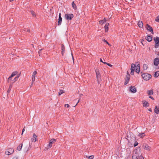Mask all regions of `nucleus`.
Segmentation results:
<instances>
[{"label": "nucleus", "mask_w": 159, "mask_h": 159, "mask_svg": "<svg viewBox=\"0 0 159 159\" xmlns=\"http://www.w3.org/2000/svg\"><path fill=\"white\" fill-rule=\"evenodd\" d=\"M132 159H144L140 150H135L133 151Z\"/></svg>", "instance_id": "f257e3e1"}, {"label": "nucleus", "mask_w": 159, "mask_h": 159, "mask_svg": "<svg viewBox=\"0 0 159 159\" xmlns=\"http://www.w3.org/2000/svg\"><path fill=\"white\" fill-rule=\"evenodd\" d=\"M142 77L145 80H148L152 77V75L148 73L143 74L141 75Z\"/></svg>", "instance_id": "f03ea898"}, {"label": "nucleus", "mask_w": 159, "mask_h": 159, "mask_svg": "<svg viewBox=\"0 0 159 159\" xmlns=\"http://www.w3.org/2000/svg\"><path fill=\"white\" fill-rule=\"evenodd\" d=\"M56 141V140L54 139H51L47 145V147L44 150H47L48 149L52 147V144Z\"/></svg>", "instance_id": "7ed1b4c3"}, {"label": "nucleus", "mask_w": 159, "mask_h": 159, "mask_svg": "<svg viewBox=\"0 0 159 159\" xmlns=\"http://www.w3.org/2000/svg\"><path fill=\"white\" fill-rule=\"evenodd\" d=\"M153 40L155 43V47L157 48L159 46V38L158 37H156L154 38Z\"/></svg>", "instance_id": "20e7f679"}, {"label": "nucleus", "mask_w": 159, "mask_h": 159, "mask_svg": "<svg viewBox=\"0 0 159 159\" xmlns=\"http://www.w3.org/2000/svg\"><path fill=\"white\" fill-rule=\"evenodd\" d=\"M74 17L72 14H66L65 15V17L67 20H71Z\"/></svg>", "instance_id": "39448f33"}, {"label": "nucleus", "mask_w": 159, "mask_h": 159, "mask_svg": "<svg viewBox=\"0 0 159 159\" xmlns=\"http://www.w3.org/2000/svg\"><path fill=\"white\" fill-rule=\"evenodd\" d=\"M14 151L13 148H9L5 152V154L7 155H10L12 154L14 152Z\"/></svg>", "instance_id": "423d86ee"}, {"label": "nucleus", "mask_w": 159, "mask_h": 159, "mask_svg": "<svg viewBox=\"0 0 159 159\" xmlns=\"http://www.w3.org/2000/svg\"><path fill=\"white\" fill-rule=\"evenodd\" d=\"M135 65L134 64H132L131 66V72L130 74L131 75H133L134 74V70H135Z\"/></svg>", "instance_id": "0eeeda50"}, {"label": "nucleus", "mask_w": 159, "mask_h": 159, "mask_svg": "<svg viewBox=\"0 0 159 159\" xmlns=\"http://www.w3.org/2000/svg\"><path fill=\"white\" fill-rule=\"evenodd\" d=\"M130 75L127 72V75H126V77L125 79V85L127 84L129 81L130 79Z\"/></svg>", "instance_id": "6e6552de"}, {"label": "nucleus", "mask_w": 159, "mask_h": 159, "mask_svg": "<svg viewBox=\"0 0 159 159\" xmlns=\"http://www.w3.org/2000/svg\"><path fill=\"white\" fill-rule=\"evenodd\" d=\"M31 140L32 142H35L38 140L37 136L35 134H33V137L31 139Z\"/></svg>", "instance_id": "1a4fd4ad"}, {"label": "nucleus", "mask_w": 159, "mask_h": 159, "mask_svg": "<svg viewBox=\"0 0 159 159\" xmlns=\"http://www.w3.org/2000/svg\"><path fill=\"white\" fill-rule=\"evenodd\" d=\"M136 65H137V66H135V71L136 72L139 73L140 71V65L139 63L137 64Z\"/></svg>", "instance_id": "9d476101"}, {"label": "nucleus", "mask_w": 159, "mask_h": 159, "mask_svg": "<svg viewBox=\"0 0 159 159\" xmlns=\"http://www.w3.org/2000/svg\"><path fill=\"white\" fill-rule=\"evenodd\" d=\"M37 73V72L36 71H34L33 73V74L32 76V79L33 82H34L35 81V75Z\"/></svg>", "instance_id": "9b49d317"}, {"label": "nucleus", "mask_w": 159, "mask_h": 159, "mask_svg": "<svg viewBox=\"0 0 159 159\" xmlns=\"http://www.w3.org/2000/svg\"><path fill=\"white\" fill-rule=\"evenodd\" d=\"M154 64L156 66H157L159 64V58H156L154 60Z\"/></svg>", "instance_id": "f8f14e48"}, {"label": "nucleus", "mask_w": 159, "mask_h": 159, "mask_svg": "<svg viewBox=\"0 0 159 159\" xmlns=\"http://www.w3.org/2000/svg\"><path fill=\"white\" fill-rule=\"evenodd\" d=\"M61 13H59V19L58 25H61L62 21V18L61 17Z\"/></svg>", "instance_id": "ddd939ff"}, {"label": "nucleus", "mask_w": 159, "mask_h": 159, "mask_svg": "<svg viewBox=\"0 0 159 159\" xmlns=\"http://www.w3.org/2000/svg\"><path fill=\"white\" fill-rule=\"evenodd\" d=\"M17 73V72L16 71L13 72L12 73V74H11V76H10L8 78V81L11 80V78L12 77H13Z\"/></svg>", "instance_id": "4468645a"}, {"label": "nucleus", "mask_w": 159, "mask_h": 159, "mask_svg": "<svg viewBox=\"0 0 159 159\" xmlns=\"http://www.w3.org/2000/svg\"><path fill=\"white\" fill-rule=\"evenodd\" d=\"M130 90L132 93H136L137 91L136 88L132 86H131L130 87Z\"/></svg>", "instance_id": "2eb2a0df"}, {"label": "nucleus", "mask_w": 159, "mask_h": 159, "mask_svg": "<svg viewBox=\"0 0 159 159\" xmlns=\"http://www.w3.org/2000/svg\"><path fill=\"white\" fill-rule=\"evenodd\" d=\"M146 28L148 30H149L150 32H152V33H153V29L150 25H149L148 24H147L146 25Z\"/></svg>", "instance_id": "dca6fc26"}, {"label": "nucleus", "mask_w": 159, "mask_h": 159, "mask_svg": "<svg viewBox=\"0 0 159 159\" xmlns=\"http://www.w3.org/2000/svg\"><path fill=\"white\" fill-rule=\"evenodd\" d=\"M143 146L144 147V148L148 151H150L151 149V147L146 144L143 145Z\"/></svg>", "instance_id": "f3484780"}, {"label": "nucleus", "mask_w": 159, "mask_h": 159, "mask_svg": "<svg viewBox=\"0 0 159 159\" xmlns=\"http://www.w3.org/2000/svg\"><path fill=\"white\" fill-rule=\"evenodd\" d=\"M109 25V23H107L105 26L104 27V28L105 30V31L106 32H107L108 30V26Z\"/></svg>", "instance_id": "a211bd4d"}, {"label": "nucleus", "mask_w": 159, "mask_h": 159, "mask_svg": "<svg viewBox=\"0 0 159 159\" xmlns=\"http://www.w3.org/2000/svg\"><path fill=\"white\" fill-rule=\"evenodd\" d=\"M61 50H62L61 54H62V55L63 56V54L65 52V47L64 46L63 44H62L61 45Z\"/></svg>", "instance_id": "6ab92c4d"}, {"label": "nucleus", "mask_w": 159, "mask_h": 159, "mask_svg": "<svg viewBox=\"0 0 159 159\" xmlns=\"http://www.w3.org/2000/svg\"><path fill=\"white\" fill-rule=\"evenodd\" d=\"M96 78L98 84L100 82L101 75H96Z\"/></svg>", "instance_id": "aec40b11"}, {"label": "nucleus", "mask_w": 159, "mask_h": 159, "mask_svg": "<svg viewBox=\"0 0 159 159\" xmlns=\"http://www.w3.org/2000/svg\"><path fill=\"white\" fill-rule=\"evenodd\" d=\"M138 25L140 28H142L143 26V24L142 21H139L138 23Z\"/></svg>", "instance_id": "412c9836"}, {"label": "nucleus", "mask_w": 159, "mask_h": 159, "mask_svg": "<svg viewBox=\"0 0 159 159\" xmlns=\"http://www.w3.org/2000/svg\"><path fill=\"white\" fill-rule=\"evenodd\" d=\"M154 112L157 114H158L159 113V110L157 106H156L154 110Z\"/></svg>", "instance_id": "4be33fe9"}, {"label": "nucleus", "mask_w": 159, "mask_h": 159, "mask_svg": "<svg viewBox=\"0 0 159 159\" xmlns=\"http://www.w3.org/2000/svg\"><path fill=\"white\" fill-rule=\"evenodd\" d=\"M148 42L151 41L152 40V37L150 36H148L146 38Z\"/></svg>", "instance_id": "5701e85b"}, {"label": "nucleus", "mask_w": 159, "mask_h": 159, "mask_svg": "<svg viewBox=\"0 0 159 159\" xmlns=\"http://www.w3.org/2000/svg\"><path fill=\"white\" fill-rule=\"evenodd\" d=\"M138 136L141 138H143L145 136V134L144 133H139V134Z\"/></svg>", "instance_id": "b1692460"}, {"label": "nucleus", "mask_w": 159, "mask_h": 159, "mask_svg": "<svg viewBox=\"0 0 159 159\" xmlns=\"http://www.w3.org/2000/svg\"><path fill=\"white\" fill-rule=\"evenodd\" d=\"M72 7L74 9L76 10L77 8V7L76 4L74 3V2H73L72 3Z\"/></svg>", "instance_id": "393cba45"}, {"label": "nucleus", "mask_w": 159, "mask_h": 159, "mask_svg": "<svg viewBox=\"0 0 159 159\" xmlns=\"http://www.w3.org/2000/svg\"><path fill=\"white\" fill-rule=\"evenodd\" d=\"M143 106L145 107H147L149 106V103L147 102H145L143 103Z\"/></svg>", "instance_id": "a878e982"}, {"label": "nucleus", "mask_w": 159, "mask_h": 159, "mask_svg": "<svg viewBox=\"0 0 159 159\" xmlns=\"http://www.w3.org/2000/svg\"><path fill=\"white\" fill-rule=\"evenodd\" d=\"M106 21V20L105 18H104L103 20H100L99 21V24L101 25L103 24L104 23H105Z\"/></svg>", "instance_id": "bb28decb"}, {"label": "nucleus", "mask_w": 159, "mask_h": 159, "mask_svg": "<svg viewBox=\"0 0 159 159\" xmlns=\"http://www.w3.org/2000/svg\"><path fill=\"white\" fill-rule=\"evenodd\" d=\"M159 75V71L156 72L154 75L155 77L157 78Z\"/></svg>", "instance_id": "cd10ccee"}, {"label": "nucleus", "mask_w": 159, "mask_h": 159, "mask_svg": "<svg viewBox=\"0 0 159 159\" xmlns=\"http://www.w3.org/2000/svg\"><path fill=\"white\" fill-rule=\"evenodd\" d=\"M147 93L149 95H152L153 93V90H151L147 91Z\"/></svg>", "instance_id": "c85d7f7f"}, {"label": "nucleus", "mask_w": 159, "mask_h": 159, "mask_svg": "<svg viewBox=\"0 0 159 159\" xmlns=\"http://www.w3.org/2000/svg\"><path fill=\"white\" fill-rule=\"evenodd\" d=\"M22 145L23 144L22 143H21L19 145V146L17 147V150H18V151H20L22 148Z\"/></svg>", "instance_id": "c756f323"}, {"label": "nucleus", "mask_w": 159, "mask_h": 159, "mask_svg": "<svg viewBox=\"0 0 159 159\" xmlns=\"http://www.w3.org/2000/svg\"><path fill=\"white\" fill-rule=\"evenodd\" d=\"M95 72L96 73V75H100V73L99 69H97L95 70Z\"/></svg>", "instance_id": "7c9ffc66"}, {"label": "nucleus", "mask_w": 159, "mask_h": 159, "mask_svg": "<svg viewBox=\"0 0 159 159\" xmlns=\"http://www.w3.org/2000/svg\"><path fill=\"white\" fill-rule=\"evenodd\" d=\"M143 68L144 70H147L148 68V65L146 64H144L143 65Z\"/></svg>", "instance_id": "2f4dec72"}, {"label": "nucleus", "mask_w": 159, "mask_h": 159, "mask_svg": "<svg viewBox=\"0 0 159 159\" xmlns=\"http://www.w3.org/2000/svg\"><path fill=\"white\" fill-rule=\"evenodd\" d=\"M103 63L104 64H107V65L109 66H110L111 67H112V65L109 63H107V62H103Z\"/></svg>", "instance_id": "473e14b6"}, {"label": "nucleus", "mask_w": 159, "mask_h": 159, "mask_svg": "<svg viewBox=\"0 0 159 159\" xmlns=\"http://www.w3.org/2000/svg\"><path fill=\"white\" fill-rule=\"evenodd\" d=\"M155 21L157 22H159V16L157 17L155 19Z\"/></svg>", "instance_id": "72a5a7b5"}, {"label": "nucleus", "mask_w": 159, "mask_h": 159, "mask_svg": "<svg viewBox=\"0 0 159 159\" xmlns=\"http://www.w3.org/2000/svg\"><path fill=\"white\" fill-rule=\"evenodd\" d=\"M64 93V92L63 90H61L59 92L58 94L59 95H60Z\"/></svg>", "instance_id": "f704fd0d"}, {"label": "nucleus", "mask_w": 159, "mask_h": 159, "mask_svg": "<svg viewBox=\"0 0 159 159\" xmlns=\"http://www.w3.org/2000/svg\"><path fill=\"white\" fill-rule=\"evenodd\" d=\"M94 157V156L93 155L90 156L88 157V158L89 159H93Z\"/></svg>", "instance_id": "c9c22d12"}, {"label": "nucleus", "mask_w": 159, "mask_h": 159, "mask_svg": "<svg viewBox=\"0 0 159 159\" xmlns=\"http://www.w3.org/2000/svg\"><path fill=\"white\" fill-rule=\"evenodd\" d=\"M31 13L32 14V15L33 16H35V13L34 12V11H31Z\"/></svg>", "instance_id": "e433bc0d"}, {"label": "nucleus", "mask_w": 159, "mask_h": 159, "mask_svg": "<svg viewBox=\"0 0 159 159\" xmlns=\"http://www.w3.org/2000/svg\"><path fill=\"white\" fill-rule=\"evenodd\" d=\"M19 76H17V77H16L15 79H14V82H15L17 80L18 78H19Z\"/></svg>", "instance_id": "4c0bfd02"}, {"label": "nucleus", "mask_w": 159, "mask_h": 159, "mask_svg": "<svg viewBox=\"0 0 159 159\" xmlns=\"http://www.w3.org/2000/svg\"><path fill=\"white\" fill-rule=\"evenodd\" d=\"M138 142H135V143H134V147H136V146H137V145H138Z\"/></svg>", "instance_id": "58836bf2"}, {"label": "nucleus", "mask_w": 159, "mask_h": 159, "mask_svg": "<svg viewBox=\"0 0 159 159\" xmlns=\"http://www.w3.org/2000/svg\"><path fill=\"white\" fill-rule=\"evenodd\" d=\"M43 50V49H40V50H39L38 52H39V55L40 56V54H41V51Z\"/></svg>", "instance_id": "ea45409f"}, {"label": "nucleus", "mask_w": 159, "mask_h": 159, "mask_svg": "<svg viewBox=\"0 0 159 159\" xmlns=\"http://www.w3.org/2000/svg\"><path fill=\"white\" fill-rule=\"evenodd\" d=\"M65 106L67 107H69L70 106L68 104H65Z\"/></svg>", "instance_id": "a19ab883"}, {"label": "nucleus", "mask_w": 159, "mask_h": 159, "mask_svg": "<svg viewBox=\"0 0 159 159\" xmlns=\"http://www.w3.org/2000/svg\"><path fill=\"white\" fill-rule=\"evenodd\" d=\"M149 98L151 99H152V100H154V98L153 97H152V96H150L149 97Z\"/></svg>", "instance_id": "79ce46f5"}, {"label": "nucleus", "mask_w": 159, "mask_h": 159, "mask_svg": "<svg viewBox=\"0 0 159 159\" xmlns=\"http://www.w3.org/2000/svg\"><path fill=\"white\" fill-rule=\"evenodd\" d=\"M100 62H102L103 63V61H102V60L101 58L100 59Z\"/></svg>", "instance_id": "37998d69"}, {"label": "nucleus", "mask_w": 159, "mask_h": 159, "mask_svg": "<svg viewBox=\"0 0 159 159\" xmlns=\"http://www.w3.org/2000/svg\"><path fill=\"white\" fill-rule=\"evenodd\" d=\"M79 102H80V99L78 100V102L76 103V105L74 106V107H75V106H76L77 105L78 103Z\"/></svg>", "instance_id": "c03bdc74"}, {"label": "nucleus", "mask_w": 159, "mask_h": 159, "mask_svg": "<svg viewBox=\"0 0 159 159\" xmlns=\"http://www.w3.org/2000/svg\"><path fill=\"white\" fill-rule=\"evenodd\" d=\"M25 131V129H24V128L22 129V134H23V132L24 131Z\"/></svg>", "instance_id": "a18cd8bd"}, {"label": "nucleus", "mask_w": 159, "mask_h": 159, "mask_svg": "<svg viewBox=\"0 0 159 159\" xmlns=\"http://www.w3.org/2000/svg\"><path fill=\"white\" fill-rule=\"evenodd\" d=\"M10 89H9L7 90V92L8 93H9V92H10Z\"/></svg>", "instance_id": "49530a36"}, {"label": "nucleus", "mask_w": 159, "mask_h": 159, "mask_svg": "<svg viewBox=\"0 0 159 159\" xmlns=\"http://www.w3.org/2000/svg\"><path fill=\"white\" fill-rule=\"evenodd\" d=\"M27 32H30V30L29 29H27Z\"/></svg>", "instance_id": "de8ad7c7"}, {"label": "nucleus", "mask_w": 159, "mask_h": 159, "mask_svg": "<svg viewBox=\"0 0 159 159\" xmlns=\"http://www.w3.org/2000/svg\"><path fill=\"white\" fill-rule=\"evenodd\" d=\"M106 43L107 44L109 45H110V44H109V43L108 42H107H107H106Z\"/></svg>", "instance_id": "09e8293b"}, {"label": "nucleus", "mask_w": 159, "mask_h": 159, "mask_svg": "<svg viewBox=\"0 0 159 159\" xmlns=\"http://www.w3.org/2000/svg\"><path fill=\"white\" fill-rule=\"evenodd\" d=\"M33 83H34V82H33V81H32V83H31V86H32V85H33Z\"/></svg>", "instance_id": "8fccbe9b"}, {"label": "nucleus", "mask_w": 159, "mask_h": 159, "mask_svg": "<svg viewBox=\"0 0 159 159\" xmlns=\"http://www.w3.org/2000/svg\"><path fill=\"white\" fill-rule=\"evenodd\" d=\"M103 41L104 42H106V43L107 41H106V40H105V39H104V40H103Z\"/></svg>", "instance_id": "3c124183"}, {"label": "nucleus", "mask_w": 159, "mask_h": 159, "mask_svg": "<svg viewBox=\"0 0 159 159\" xmlns=\"http://www.w3.org/2000/svg\"><path fill=\"white\" fill-rule=\"evenodd\" d=\"M148 110L150 111L151 112H152V110L150 108Z\"/></svg>", "instance_id": "603ef678"}, {"label": "nucleus", "mask_w": 159, "mask_h": 159, "mask_svg": "<svg viewBox=\"0 0 159 159\" xmlns=\"http://www.w3.org/2000/svg\"><path fill=\"white\" fill-rule=\"evenodd\" d=\"M11 86H9V89H11Z\"/></svg>", "instance_id": "864d4df0"}, {"label": "nucleus", "mask_w": 159, "mask_h": 159, "mask_svg": "<svg viewBox=\"0 0 159 159\" xmlns=\"http://www.w3.org/2000/svg\"><path fill=\"white\" fill-rule=\"evenodd\" d=\"M141 43H142V44L143 45H144V44H143V41L141 42Z\"/></svg>", "instance_id": "5fc2aeb1"}, {"label": "nucleus", "mask_w": 159, "mask_h": 159, "mask_svg": "<svg viewBox=\"0 0 159 159\" xmlns=\"http://www.w3.org/2000/svg\"><path fill=\"white\" fill-rule=\"evenodd\" d=\"M14 0H10V2H11L12 1H13Z\"/></svg>", "instance_id": "6e6d98bb"}, {"label": "nucleus", "mask_w": 159, "mask_h": 159, "mask_svg": "<svg viewBox=\"0 0 159 159\" xmlns=\"http://www.w3.org/2000/svg\"><path fill=\"white\" fill-rule=\"evenodd\" d=\"M83 96V95L82 94H80V96Z\"/></svg>", "instance_id": "4d7b16f0"}, {"label": "nucleus", "mask_w": 159, "mask_h": 159, "mask_svg": "<svg viewBox=\"0 0 159 159\" xmlns=\"http://www.w3.org/2000/svg\"><path fill=\"white\" fill-rule=\"evenodd\" d=\"M72 57L73 59V57L72 56Z\"/></svg>", "instance_id": "13d9d810"}, {"label": "nucleus", "mask_w": 159, "mask_h": 159, "mask_svg": "<svg viewBox=\"0 0 159 159\" xmlns=\"http://www.w3.org/2000/svg\"><path fill=\"white\" fill-rule=\"evenodd\" d=\"M86 157H88L86 156Z\"/></svg>", "instance_id": "bf43d9fd"}, {"label": "nucleus", "mask_w": 159, "mask_h": 159, "mask_svg": "<svg viewBox=\"0 0 159 159\" xmlns=\"http://www.w3.org/2000/svg\"><path fill=\"white\" fill-rule=\"evenodd\" d=\"M13 159H16L15 158H13Z\"/></svg>", "instance_id": "052dcab7"}]
</instances>
